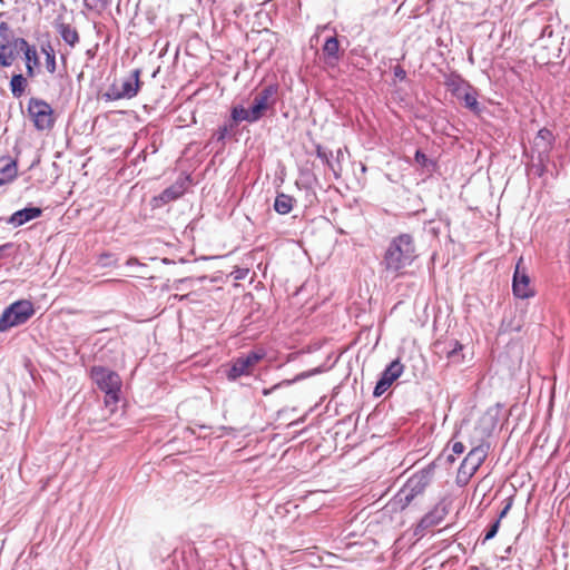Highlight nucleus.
Returning <instances> with one entry per match:
<instances>
[{"label": "nucleus", "mask_w": 570, "mask_h": 570, "mask_svg": "<svg viewBox=\"0 0 570 570\" xmlns=\"http://www.w3.org/2000/svg\"><path fill=\"white\" fill-rule=\"evenodd\" d=\"M522 258L518 262L512 279V291L518 298H530L534 295V291L530 286V277L525 268L521 269Z\"/></svg>", "instance_id": "12"}, {"label": "nucleus", "mask_w": 570, "mask_h": 570, "mask_svg": "<svg viewBox=\"0 0 570 570\" xmlns=\"http://www.w3.org/2000/svg\"><path fill=\"white\" fill-rule=\"evenodd\" d=\"M446 88L452 92L454 97L461 95L469 87V82H466L461 76L452 73L445 79Z\"/></svg>", "instance_id": "24"}, {"label": "nucleus", "mask_w": 570, "mask_h": 570, "mask_svg": "<svg viewBox=\"0 0 570 570\" xmlns=\"http://www.w3.org/2000/svg\"><path fill=\"white\" fill-rule=\"evenodd\" d=\"M556 137L548 128H542L538 131L533 140V150L538 153L540 164H544L549 159L550 151L553 148Z\"/></svg>", "instance_id": "13"}, {"label": "nucleus", "mask_w": 570, "mask_h": 570, "mask_svg": "<svg viewBox=\"0 0 570 570\" xmlns=\"http://www.w3.org/2000/svg\"><path fill=\"white\" fill-rule=\"evenodd\" d=\"M41 51L46 55V58H48L49 53H55V50L50 43H48L47 46H42Z\"/></svg>", "instance_id": "35"}, {"label": "nucleus", "mask_w": 570, "mask_h": 570, "mask_svg": "<svg viewBox=\"0 0 570 570\" xmlns=\"http://www.w3.org/2000/svg\"><path fill=\"white\" fill-rule=\"evenodd\" d=\"M489 448L488 443H481L478 446H474L461 463L459 468V476H464L465 480H469L487 459Z\"/></svg>", "instance_id": "9"}, {"label": "nucleus", "mask_w": 570, "mask_h": 570, "mask_svg": "<svg viewBox=\"0 0 570 570\" xmlns=\"http://www.w3.org/2000/svg\"><path fill=\"white\" fill-rule=\"evenodd\" d=\"M510 507H511V504H510V503H509V504H507V505L503 508V510L501 511V513H500V515H499V518H498V519H500V520H501V519H502V518L508 513V511H509Z\"/></svg>", "instance_id": "39"}, {"label": "nucleus", "mask_w": 570, "mask_h": 570, "mask_svg": "<svg viewBox=\"0 0 570 570\" xmlns=\"http://www.w3.org/2000/svg\"><path fill=\"white\" fill-rule=\"evenodd\" d=\"M456 99L462 101L464 107L471 110L473 114H481L482 107L478 101V92L471 85H469V87L462 91L461 95L456 97Z\"/></svg>", "instance_id": "19"}, {"label": "nucleus", "mask_w": 570, "mask_h": 570, "mask_svg": "<svg viewBox=\"0 0 570 570\" xmlns=\"http://www.w3.org/2000/svg\"><path fill=\"white\" fill-rule=\"evenodd\" d=\"M234 124H225L224 126H220L213 135V138L220 142L223 146L225 145V139L230 135V132L234 130Z\"/></svg>", "instance_id": "27"}, {"label": "nucleus", "mask_w": 570, "mask_h": 570, "mask_svg": "<svg viewBox=\"0 0 570 570\" xmlns=\"http://www.w3.org/2000/svg\"><path fill=\"white\" fill-rule=\"evenodd\" d=\"M141 70L134 69L128 78H125L120 86L111 85L109 89L102 95L107 101H115L120 99H131L137 96L140 88Z\"/></svg>", "instance_id": "5"}, {"label": "nucleus", "mask_w": 570, "mask_h": 570, "mask_svg": "<svg viewBox=\"0 0 570 570\" xmlns=\"http://www.w3.org/2000/svg\"><path fill=\"white\" fill-rule=\"evenodd\" d=\"M85 6L89 9L96 8L98 6L105 8L107 6V0H85Z\"/></svg>", "instance_id": "32"}, {"label": "nucleus", "mask_w": 570, "mask_h": 570, "mask_svg": "<svg viewBox=\"0 0 570 570\" xmlns=\"http://www.w3.org/2000/svg\"><path fill=\"white\" fill-rule=\"evenodd\" d=\"M499 528H500V519H497L493 523H491L485 532V535L483 538V543L493 539L498 531H499Z\"/></svg>", "instance_id": "28"}, {"label": "nucleus", "mask_w": 570, "mask_h": 570, "mask_svg": "<svg viewBox=\"0 0 570 570\" xmlns=\"http://www.w3.org/2000/svg\"><path fill=\"white\" fill-rule=\"evenodd\" d=\"M27 79L21 73L13 75L10 80V90L14 98H20L27 87Z\"/></svg>", "instance_id": "26"}, {"label": "nucleus", "mask_w": 570, "mask_h": 570, "mask_svg": "<svg viewBox=\"0 0 570 570\" xmlns=\"http://www.w3.org/2000/svg\"><path fill=\"white\" fill-rule=\"evenodd\" d=\"M278 88L277 83H269L255 95L250 109L257 120L262 119L268 110L274 109L277 102Z\"/></svg>", "instance_id": "7"}, {"label": "nucleus", "mask_w": 570, "mask_h": 570, "mask_svg": "<svg viewBox=\"0 0 570 570\" xmlns=\"http://www.w3.org/2000/svg\"><path fill=\"white\" fill-rule=\"evenodd\" d=\"M41 214L42 209L39 207H26L13 213L8 219V223L16 227L22 226L23 224L40 217Z\"/></svg>", "instance_id": "16"}, {"label": "nucleus", "mask_w": 570, "mask_h": 570, "mask_svg": "<svg viewBox=\"0 0 570 570\" xmlns=\"http://www.w3.org/2000/svg\"><path fill=\"white\" fill-rule=\"evenodd\" d=\"M414 158H415V161H416L419 165H421L422 167H425V166L428 165V163H429V158H428V157H426V155H425L422 150H420V149H417V150L415 151V156H414Z\"/></svg>", "instance_id": "31"}, {"label": "nucleus", "mask_w": 570, "mask_h": 570, "mask_svg": "<svg viewBox=\"0 0 570 570\" xmlns=\"http://www.w3.org/2000/svg\"><path fill=\"white\" fill-rule=\"evenodd\" d=\"M335 158L337 159V166L341 165V159L343 158V150L341 148L337 149Z\"/></svg>", "instance_id": "38"}, {"label": "nucleus", "mask_w": 570, "mask_h": 570, "mask_svg": "<svg viewBox=\"0 0 570 570\" xmlns=\"http://www.w3.org/2000/svg\"><path fill=\"white\" fill-rule=\"evenodd\" d=\"M16 56L19 51H23L26 58V69L29 77L35 76V67L39 65V58L35 47L30 46L23 38L13 39Z\"/></svg>", "instance_id": "15"}, {"label": "nucleus", "mask_w": 570, "mask_h": 570, "mask_svg": "<svg viewBox=\"0 0 570 570\" xmlns=\"http://www.w3.org/2000/svg\"><path fill=\"white\" fill-rule=\"evenodd\" d=\"M403 368L404 367L399 360L391 362L382 372L381 377L374 387V396L379 397L384 394L393 382L402 375Z\"/></svg>", "instance_id": "11"}, {"label": "nucleus", "mask_w": 570, "mask_h": 570, "mask_svg": "<svg viewBox=\"0 0 570 570\" xmlns=\"http://www.w3.org/2000/svg\"><path fill=\"white\" fill-rule=\"evenodd\" d=\"M316 156L323 160V163L333 171L336 178L340 177L342 166L333 165V153L331 150H326L321 145H316Z\"/></svg>", "instance_id": "25"}, {"label": "nucleus", "mask_w": 570, "mask_h": 570, "mask_svg": "<svg viewBox=\"0 0 570 570\" xmlns=\"http://www.w3.org/2000/svg\"><path fill=\"white\" fill-rule=\"evenodd\" d=\"M139 264L138 259L135 257H131L127 261V265H136Z\"/></svg>", "instance_id": "40"}, {"label": "nucleus", "mask_w": 570, "mask_h": 570, "mask_svg": "<svg viewBox=\"0 0 570 570\" xmlns=\"http://www.w3.org/2000/svg\"><path fill=\"white\" fill-rule=\"evenodd\" d=\"M185 193L184 183H176L166 189L156 198L159 199L163 204L170 203L173 200L178 199Z\"/></svg>", "instance_id": "23"}, {"label": "nucleus", "mask_w": 570, "mask_h": 570, "mask_svg": "<svg viewBox=\"0 0 570 570\" xmlns=\"http://www.w3.org/2000/svg\"><path fill=\"white\" fill-rule=\"evenodd\" d=\"M28 112L38 130H49L55 125L53 109L45 100L30 98Z\"/></svg>", "instance_id": "6"}, {"label": "nucleus", "mask_w": 570, "mask_h": 570, "mask_svg": "<svg viewBox=\"0 0 570 570\" xmlns=\"http://www.w3.org/2000/svg\"><path fill=\"white\" fill-rule=\"evenodd\" d=\"M264 357L263 352L252 351L247 354L240 355L232 362L229 370L227 371V379L229 381H236L240 376L250 375L254 366L262 361Z\"/></svg>", "instance_id": "8"}, {"label": "nucleus", "mask_w": 570, "mask_h": 570, "mask_svg": "<svg viewBox=\"0 0 570 570\" xmlns=\"http://www.w3.org/2000/svg\"><path fill=\"white\" fill-rule=\"evenodd\" d=\"M433 472V464H429L409 478V480L391 500L390 507L392 511H403L419 495H422L432 480Z\"/></svg>", "instance_id": "2"}, {"label": "nucleus", "mask_w": 570, "mask_h": 570, "mask_svg": "<svg viewBox=\"0 0 570 570\" xmlns=\"http://www.w3.org/2000/svg\"><path fill=\"white\" fill-rule=\"evenodd\" d=\"M232 121L229 124H234V127L240 121L247 122H257V118L252 114V109H245L243 106H235L230 112Z\"/></svg>", "instance_id": "22"}, {"label": "nucleus", "mask_w": 570, "mask_h": 570, "mask_svg": "<svg viewBox=\"0 0 570 570\" xmlns=\"http://www.w3.org/2000/svg\"><path fill=\"white\" fill-rule=\"evenodd\" d=\"M323 56L326 65L334 67L340 61V43L336 37L326 39L323 46Z\"/></svg>", "instance_id": "18"}, {"label": "nucleus", "mask_w": 570, "mask_h": 570, "mask_svg": "<svg viewBox=\"0 0 570 570\" xmlns=\"http://www.w3.org/2000/svg\"><path fill=\"white\" fill-rule=\"evenodd\" d=\"M393 71L395 78L400 80H404L406 78V71L401 66H395Z\"/></svg>", "instance_id": "33"}, {"label": "nucleus", "mask_w": 570, "mask_h": 570, "mask_svg": "<svg viewBox=\"0 0 570 570\" xmlns=\"http://www.w3.org/2000/svg\"><path fill=\"white\" fill-rule=\"evenodd\" d=\"M17 177V164L11 157L0 158V186Z\"/></svg>", "instance_id": "20"}, {"label": "nucleus", "mask_w": 570, "mask_h": 570, "mask_svg": "<svg viewBox=\"0 0 570 570\" xmlns=\"http://www.w3.org/2000/svg\"><path fill=\"white\" fill-rule=\"evenodd\" d=\"M110 258H111V255H109V254H105V255H102V256H101V258H100L101 264H102L104 266L109 265L110 263L108 262V259H110Z\"/></svg>", "instance_id": "37"}, {"label": "nucleus", "mask_w": 570, "mask_h": 570, "mask_svg": "<svg viewBox=\"0 0 570 570\" xmlns=\"http://www.w3.org/2000/svg\"><path fill=\"white\" fill-rule=\"evenodd\" d=\"M90 377L98 389L105 392V405L108 407L116 405L121 390V379L118 373L105 366H92Z\"/></svg>", "instance_id": "3"}, {"label": "nucleus", "mask_w": 570, "mask_h": 570, "mask_svg": "<svg viewBox=\"0 0 570 570\" xmlns=\"http://www.w3.org/2000/svg\"><path fill=\"white\" fill-rule=\"evenodd\" d=\"M333 165L337 166V159L333 160Z\"/></svg>", "instance_id": "42"}, {"label": "nucleus", "mask_w": 570, "mask_h": 570, "mask_svg": "<svg viewBox=\"0 0 570 570\" xmlns=\"http://www.w3.org/2000/svg\"><path fill=\"white\" fill-rule=\"evenodd\" d=\"M295 199L284 193L277 194L275 200H274V210L279 215H287L292 212L294 206Z\"/></svg>", "instance_id": "21"}, {"label": "nucleus", "mask_w": 570, "mask_h": 570, "mask_svg": "<svg viewBox=\"0 0 570 570\" xmlns=\"http://www.w3.org/2000/svg\"><path fill=\"white\" fill-rule=\"evenodd\" d=\"M465 450V446L462 442H454L452 445V451L455 454H462Z\"/></svg>", "instance_id": "34"}, {"label": "nucleus", "mask_w": 570, "mask_h": 570, "mask_svg": "<svg viewBox=\"0 0 570 570\" xmlns=\"http://www.w3.org/2000/svg\"><path fill=\"white\" fill-rule=\"evenodd\" d=\"M451 350L448 351V357L452 361H456L455 357L459 355V352L463 346L458 341L451 342Z\"/></svg>", "instance_id": "29"}, {"label": "nucleus", "mask_w": 570, "mask_h": 570, "mask_svg": "<svg viewBox=\"0 0 570 570\" xmlns=\"http://www.w3.org/2000/svg\"><path fill=\"white\" fill-rule=\"evenodd\" d=\"M416 258L414 237L411 234L402 233L390 240L381 264L387 273L401 276Z\"/></svg>", "instance_id": "1"}, {"label": "nucleus", "mask_w": 570, "mask_h": 570, "mask_svg": "<svg viewBox=\"0 0 570 570\" xmlns=\"http://www.w3.org/2000/svg\"><path fill=\"white\" fill-rule=\"evenodd\" d=\"M448 460L451 461V462L454 461L453 456H451V455L448 458Z\"/></svg>", "instance_id": "41"}, {"label": "nucleus", "mask_w": 570, "mask_h": 570, "mask_svg": "<svg viewBox=\"0 0 570 570\" xmlns=\"http://www.w3.org/2000/svg\"><path fill=\"white\" fill-rule=\"evenodd\" d=\"M35 314L30 301L21 299L8 306L0 317V332L24 324Z\"/></svg>", "instance_id": "4"}, {"label": "nucleus", "mask_w": 570, "mask_h": 570, "mask_svg": "<svg viewBox=\"0 0 570 570\" xmlns=\"http://www.w3.org/2000/svg\"><path fill=\"white\" fill-rule=\"evenodd\" d=\"M46 68L48 72L55 73L57 63H56V53H49L48 58H46Z\"/></svg>", "instance_id": "30"}, {"label": "nucleus", "mask_w": 570, "mask_h": 570, "mask_svg": "<svg viewBox=\"0 0 570 570\" xmlns=\"http://www.w3.org/2000/svg\"><path fill=\"white\" fill-rule=\"evenodd\" d=\"M0 67H10L16 60V48L13 39H16L6 21L0 22Z\"/></svg>", "instance_id": "10"}, {"label": "nucleus", "mask_w": 570, "mask_h": 570, "mask_svg": "<svg viewBox=\"0 0 570 570\" xmlns=\"http://www.w3.org/2000/svg\"><path fill=\"white\" fill-rule=\"evenodd\" d=\"M11 247H12V244H11V243H6V244H3V245H1V246H0V259H1V258H2V256H3V252H4L6 249L11 248Z\"/></svg>", "instance_id": "36"}, {"label": "nucleus", "mask_w": 570, "mask_h": 570, "mask_svg": "<svg viewBox=\"0 0 570 570\" xmlns=\"http://www.w3.org/2000/svg\"><path fill=\"white\" fill-rule=\"evenodd\" d=\"M448 514L446 505L443 502H439L434 508L429 511L417 523L414 533L416 535H424V532L438 524H440Z\"/></svg>", "instance_id": "14"}, {"label": "nucleus", "mask_w": 570, "mask_h": 570, "mask_svg": "<svg viewBox=\"0 0 570 570\" xmlns=\"http://www.w3.org/2000/svg\"><path fill=\"white\" fill-rule=\"evenodd\" d=\"M55 28L61 39L71 48H73L80 40L79 33L75 27L63 22L60 18L56 19Z\"/></svg>", "instance_id": "17"}]
</instances>
